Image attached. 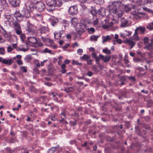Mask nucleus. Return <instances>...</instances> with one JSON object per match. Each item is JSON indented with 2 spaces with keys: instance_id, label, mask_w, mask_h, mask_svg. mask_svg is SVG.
Returning a JSON list of instances; mask_svg holds the SVG:
<instances>
[{
  "instance_id": "nucleus-60",
  "label": "nucleus",
  "mask_w": 153,
  "mask_h": 153,
  "mask_svg": "<svg viewBox=\"0 0 153 153\" xmlns=\"http://www.w3.org/2000/svg\"><path fill=\"white\" fill-rule=\"evenodd\" d=\"M115 140L114 137H112L108 139L107 140L109 142H113Z\"/></svg>"
},
{
  "instance_id": "nucleus-37",
  "label": "nucleus",
  "mask_w": 153,
  "mask_h": 153,
  "mask_svg": "<svg viewBox=\"0 0 153 153\" xmlns=\"http://www.w3.org/2000/svg\"><path fill=\"white\" fill-rule=\"evenodd\" d=\"M123 8H124L125 11L127 12H128L131 10V8L126 5L125 6L123 5Z\"/></svg>"
},
{
  "instance_id": "nucleus-29",
  "label": "nucleus",
  "mask_w": 153,
  "mask_h": 153,
  "mask_svg": "<svg viewBox=\"0 0 153 153\" xmlns=\"http://www.w3.org/2000/svg\"><path fill=\"white\" fill-rule=\"evenodd\" d=\"M90 13L93 16H96L98 14V11L96 10L95 7H92V9L91 10Z\"/></svg>"
},
{
  "instance_id": "nucleus-25",
  "label": "nucleus",
  "mask_w": 153,
  "mask_h": 153,
  "mask_svg": "<svg viewBox=\"0 0 153 153\" xmlns=\"http://www.w3.org/2000/svg\"><path fill=\"white\" fill-rule=\"evenodd\" d=\"M75 90L74 88L73 87H68L65 88L64 91L66 93H69L71 91H73Z\"/></svg>"
},
{
  "instance_id": "nucleus-28",
  "label": "nucleus",
  "mask_w": 153,
  "mask_h": 153,
  "mask_svg": "<svg viewBox=\"0 0 153 153\" xmlns=\"http://www.w3.org/2000/svg\"><path fill=\"white\" fill-rule=\"evenodd\" d=\"M61 23L62 26L65 27L68 26L69 22L66 20H62L61 21Z\"/></svg>"
},
{
  "instance_id": "nucleus-44",
  "label": "nucleus",
  "mask_w": 153,
  "mask_h": 153,
  "mask_svg": "<svg viewBox=\"0 0 153 153\" xmlns=\"http://www.w3.org/2000/svg\"><path fill=\"white\" fill-rule=\"evenodd\" d=\"M20 35V38L22 41L23 42H24L25 39V34L24 33H21Z\"/></svg>"
},
{
  "instance_id": "nucleus-61",
  "label": "nucleus",
  "mask_w": 153,
  "mask_h": 153,
  "mask_svg": "<svg viewBox=\"0 0 153 153\" xmlns=\"http://www.w3.org/2000/svg\"><path fill=\"white\" fill-rule=\"evenodd\" d=\"M96 64H99L100 63V59L99 56H97L95 59Z\"/></svg>"
},
{
  "instance_id": "nucleus-45",
  "label": "nucleus",
  "mask_w": 153,
  "mask_h": 153,
  "mask_svg": "<svg viewBox=\"0 0 153 153\" xmlns=\"http://www.w3.org/2000/svg\"><path fill=\"white\" fill-rule=\"evenodd\" d=\"M95 31L94 28L93 27H91L88 29V32L90 34L94 33L95 32Z\"/></svg>"
},
{
  "instance_id": "nucleus-18",
  "label": "nucleus",
  "mask_w": 153,
  "mask_h": 153,
  "mask_svg": "<svg viewBox=\"0 0 153 153\" xmlns=\"http://www.w3.org/2000/svg\"><path fill=\"white\" fill-rule=\"evenodd\" d=\"M13 62V61L12 58L10 59H3L2 60V63L5 65H10Z\"/></svg>"
},
{
  "instance_id": "nucleus-21",
  "label": "nucleus",
  "mask_w": 153,
  "mask_h": 153,
  "mask_svg": "<svg viewBox=\"0 0 153 153\" xmlns=\"http://www.w3.org/2000/svg\"><path fill=\"white\" fill-rule=\"evenodd\" d=\"M78 19L76 18H71V23L74 27L77 26L78 25Z\"/></svg>"
},
{
  "instance_id": "nucleus-17",
  "label": "nucleus",
  "mask_w": 153,
  "mask_h": 153,
  "mask_svg": "<svg viewBox=\"0 0 153 153\" xmlns=\"http://www.w3.org/2000/svg\"><path fill=\"white\" fill-rule=\"evenodd\" d=\"M121 26L122 27H126L128 25V21L125 19L124 18H121Z\"/></svg>"
},
{
  "instance_id": "nucleus-48",
  "label": "nucleus",
  "mask_w": 153,
  "mask_h": 153,
  "mask_svg": "<svg viewBox=\"0 0 153 153\" xmlns=\"http://www.w3.org/2000/svg\"><path fill=\"white\" fill-rule=\"evenodd\" d=\"M146 28L150 30L153 29V26L151 23L146 26Z\"/></svg>"
},
{
  "instance_id": "nucleus-53",
  "label": "nucleus",
  "mask_w": 153,
  "mask_h": 153,
  "mask_svg": "<svg viewBox=\"0 0 153 153\" xmlns=\"http://www.w3.org/2000/svg\"><path fill=\"white\" fill-rule=\"evenodd\" d=\"M80 3L82 4H86L88 3V0H77Z\"/></svg>"
},
{
  "instance_id": "nucleus-57",
  "label": "nucleus",
  "mask_w": 153,
  "mask_h": 153,
  "mask_svg": "<svg viewBox=\"0 0 153 153\" xmlns=\"http://www.w3.org/2000/svg\"><path fill=\"white\" fill-rule=\"evenodd\" d=\"M21 69L22 71L24 73H26L27 72V70L25 67L22 66L21 67Z\"/></svg>"
},
{
  "instance_id": "nucleus-27",
  "label": "nucleus",
  "mask_w": 153,
  "mask_h": 153,
  "mask_svg": "<svg viewBox=\"0 0 153 153\" xmlns=\"http://www.w3.org/2000/svg\"><path fill=\"white\" fill-rule=\"evenodd\" d=\"M4 37L6 38V39L8 41L10 42L11 41V36L10 34L7 33H3Z\"/></svg>"
},
{
  "instance_id": "nucleus-34",
  "label": "nucleus",
  "mask_w": 153,
  "mask_h": 153,
  "mask_svg": "<svg viewBox=\"0 0 153 153\" xmlns=\"http://www.w3.org/2000/svg\"><path fill=\"white\" fill-rule=\"evenodd\" d=\"M72 64L73 65H77L82 66V64L81 63H79L77 61L74 60H73L72 61Z\"/></svg>"
},
{
  "instance_id": "nucleus-64",
  "label": "nucleus",
  "mask_w": 153,
  "mask_h": 153,
  "mask_svg": "<svg viewBox=\"0 0 153 153\" xmlns=\"http://www.w3.org/2000/svg\"><path fill=\"white\" fill-rule=\"evenodd\" d=\"M136 69L138 70L140 72L141 71H143L144 70L143 68L140 67L136 68Z\"/></svg>"
},
{
  "instance_id": "nucleus-13",
  "label": "nucleus",
  "mask_w": 153,
  "mask_h": 153,
  "mask_svg": "<svg viewBox=\"0 0 153 153\" xmlns=\"http://www.w3.org/2000/svg\"><path fill=\"white\" fill-rule=\"evenodd\" d=\"M125 42L126 43H128L130 46V48H132L134 45V41L133 38H130L129 39H126Z\"/></svg>"
},
{
  "instance_id": "nucleus-5",
  "label": "nucleus",
  "mask_w": 153,
  "mask_h": 153,
  "mask_svg": "<svg viewBox=\"0 0 153 153\" xmlns=\"http://www.w3.org/2000/svg\"><path fill=\"white\" fill-rule=\"evenodd\" d=\"M35 32V27L34 25L28 20L27 22V26L25 28V32L27 34H32Z\"/></svg>"
},
{
  "instance_id": "nucleus-6",
  "label": "nucleus",
  "mask_w": 153,
  "mask_h": 153,
  "mask_svg": "<svg viewBox=\"0 0 153 153\" xmlns=\"http://www.w3.org/2000/svg\"><path fill=\"white\" fill-rule=\"evenodd\" d=\"M139 119H137V123L139 125L138 126H136L135 127V129H136V132L137 134L139 136H141L143 133V131H144V129H146V130H149L150 128V127L149 126H147L145 127H142V128H141V127L142 126V124H139Z\"/></svg>"
},
{
  "instance_id": "nucleus-8",
  "label": "nucleus",
  "mask_w": 153,
  "mask_h": 153,
  "mask_svg": "<svg viewBox=\"0 0 153 153\" xmlns=\"http://www.w3.org/2000/svg\"><path fill=\"white\" fill-rule=\"evenodd\" d=\"M0 4L2 10H0V12L4 13L9 9V6L6 0H0Z\"/></svg>"
},
{
  "instance_id": "nucleus-56",
  "label": "nucleus",
  "mask_w": 153,
  "mask_h": 153,
  "mask_svg": "<svg viewBox=\"0 0 153 153\" xmlns=\"http://www.w3.org/2000/svg\"><path fill=\"white\" fill-rule=\"evenodd\" d=\"M150 117L149 116H147L144 117V119L147 122L150 121Z\"/></svg>"
},
{
  "instance_id": "nucleus-2",
  "label": "nucleus",
  "mask_w": 153,
  "mask_h": 153,
  "mask_svg": "<svg viewBox=\"0 0 153 153\" xmlns=\"http://www.w3.org/2000/svg\"><path fill=\"white\" fill-rule=\"evenodd\" d=\"M67 1L68 0H46V4L49 7L47 10L50 12H53L55 10V7H59L62 5V1Z\"/></svg>"
},
{
  "instance_id": "nucleus-47",
  "label": "nucleus",
  "mask_w": 153,
  "mask_h": 153,
  "mask_svg": "<svg viewBox=\"0 0 153 153\" xmlns=\"http://www.w3.org/2000/svg\"><path fill=\"white\" fill-rule=\"evenodd\" d=\"M29 89L30 91L32 92H36V89L33 86H31L30 87Z\"/></svg>"
},
{
  "instance_id": "nucleus-41",
  "label": "nucleus",
  "mask_w": 153,
  "mask_h": 153,
  "mask_svg": "<svg viewBox=\"0 0 153 153\" xmlns=\"http://www.w3.org/2000/svg\"><path fill=\"white\" fill-rule=\"evenodd\" d=\"M99 37V36H96L94 35H93L90 37V39L91 40L97 41Z\"/></svg>"
},
{
  "instance_id": "nucleus-1",
  "label": "nucleus",
  "mask_w": 153,
  "mask_h": 153,
  "mask_svg": "<svg viewBox=\"0 0 153 153\" xmlns=\"http://www.w3.org/2000/svg\"><path fill=\"white\" fill-rule=\"evenodd\" d=\"M111 5L110 6L109 11L110 14L113 13L117 15L119 17L123 16L121 9L123 6V4L120 1H111Z\"/></svg>"
},
{
  "instance_id": "nucleus-10",
  "label": "nucleus",
  "mask_w": 153,
  "mask_h": 153,
  "mask_svg": "<svg viewBox=\"0 0 153 153\" xmlns=\"http://www.w3.org/2000/svg\"><path fill=\"white\" fill-rule=\"evenodd\" d=\"M9 4L13 7H16L19 6L20 0H8Z\"/></svg>"
},
{
  "instance_id": "nucleus-62",
  "label": "nucleus",
  "mask_w": 153,
  "mask_h": 153,
  "mask_svg": "<svg viewBox=\"0 0 153 153\" xmlns=\"http://www.w3.org/2000/svg\"><path fill=\"white\" fill-rule=\"evenodd\" d=\"M86 74L89 76H91L93 74V73L91 71H89L87 72Z\"/></svg>"
},
{
  "instance_id": "nucleus-63",
  "label": "nucleus",
  "mask_w": 153,
  "mask_h": 153,
  "mask_svg": "<svg viewBox=\"0 0 153 153\" xmlns=\"http://www.w3.org/2000/svg\"><path fill=\"white\" fill-rule=\"evenodd\" d=\"M93 60H92L91 59H90L89 60L88 59L86 61L87 62V64L88 65H91L92 64V61Z\"/></svg>"
},
{
  "instance_id": "nucleus-4",
  "label": "nucleus",
  "mask_w": 153,
  "mask_h": 153,
  "mask_svg": "<svg viewBox=\"0 0 153 153\" xmlns=\"http://www.w3.org/2000/svg\"><path fill=\"white\" fill-rule=\"evenodd\" d=\"M76 30L77 33L81 35L87 30L85 22L78 23L76 27Z\"/></svg>"
},
{
  "instance_id": "nucleus-9",
  "label": "nucleus",
  "mask_w": 153,
  "mask_h": 153,
  "mask_svg": "<svg viewBox=\"0 0 153 153\" xmlns=\"http://www.w3.org/2000/svg\"><path fill=\"white\" fill-rule=\"evenodd\" d=\"M68 12L69 14L72 16L76 15L78 13V7L76 5H74L71 6L69 8Z\"/></svg>"
},
{
  "instance_id": "nucleus-24",
  "label": "nucleus",
  "mask_w": 153,
  "mask_h": 153,
  "mask_svg": "<svg viewBox=\"0 0 153 153\" xmlns=\"http://www.w3.org/2000/svg\"><path fill=\"white\" fill-rule=\"evenodd\" d=\"M12 25L15 30L21 27L19 23L16 21L13 22L12 23Z\"/></svg>"
},
{
  "instance_id": "nucleus-50",
  "label": "nucleus",
  "mask_w": 153,
  "mask_h": 153,
  "mask_svg": "<svg viewBox=\"0 0 153 153\" xmlns=\"http://www.w3.org/2000/svg\"><path fill=\"white\" fill-rule=\"evenodd\" d=\"M105 153H112L111 149L108 148H105Z\"/></svg>"
},
{
  "instance_id": "nucleus-39",
  "label": "nucleus",
  "mask_w": 153,
  "mask_h": 153,
  "mask_svg": "<svg viewBox=\"0 0 153 153\" xmlns=\"http://www.w3.org/2000/svg\"><path fill=\"white\" fill-rule=\"evenodd\" d=\"M111 58V56H105L104 57V59H103V61L105 63H106L109 61Z\"/></svg>"
},
{
  "instance_id": "nucleus-46",
  "label": "nucleus",
  "mask_w": 153,
  "mask_h": 153,
  "mask_svg": "<svg viewBox=\"0 0 153 153\" xmlns=\"http://www.w3.org/2000/svg\"><path fill=\"white\" fill-rule=\"evenodd\" d=\"M92 69L93 71H94L95 72H98V69L97 68V66L96 65H94L92 66Z\"/></svg>"
},
{
  "instance_id": "nucleus-51",
  "label": "nucleus",
  "mask_w": 153,
  "mask_h": 153,
  "mask_svg": "<svg viewBox=\"0 0 153 153\" xmlns=\"http://www.w3.org/2000/svg\"><path fill=\"white\" fill-rule=\"evenodd\" d=\"M5 53L4 48H0V54L1 55H4Z\"/></svg>"
},
{
  "instance_id": "nucleus-49",
  "label": "nucleus",
  "mask_w": 153,
  "mask_h": 153,
  "mask_svg": "<svg viewBox=\"0 0 153 153\" xmlns=\"http://www.w3.org/2000/svg\"><path fill=\"white\" fill-rule=\"evenodd\" d=\"M28 50V48L25 49V48H21L19 47L18 48L16 49V50L18 51H23V52H26Z\"/></svg>"
},
{
  "instance_id": "nucleus-20",
  "label": "nucleus",
  "mask_w": 153,
  "mask_h": 153,
  "mask_svg": "<svg viewBox=\"0 0 153 153\" xmlns=\"http://www.w3.org/2000/svg\"><path fill=\"white\" fill-rule=\"evenodd\" d=\"M27 40L29 43L33 44L37 43V41L35 37H29L28 38Z\"/></svg>"
},
{
  "instance_id": "nucleus-40",
  "label": "nucleus",
  "mask_w": 153,
  "mask_h": 153,
  "mask_svg": "<svg viewBox=\"0 0 153 153\" xmlns=\"http://www.w3.org/2000/svg\"><path fill=\"white\" fill-rule=\"evenodd\" d=\"M95 3L97 4H103L104 0H92Z\"/></svg>"
},
{
  "instance_id": "nucleus-54",
  "label": "nucleus",
  "mask_w": 153,
  "mask_h": 153,
  "mask_svg": "<svg viewBox=\"0 0 153 153\" xmlns=\"http://www.w3.org/2000/svg\"><path fill=\"white\" fill-rule=\"evenodd\" d=\"M0 32L2 33L3 34L4 33H7L6 31L4 30L2 26H0Z\"/></svg>"
},
{
  "instance_id": "nucleus-16",
  "label": "nucleus",
  "mask_w": 153,
  "mask_h": 153,
  "mask_svg": "<svg viewBox=\"0 0 153 153\" xmlns=\"http://www.w3.org/2000/svg\"><path fill=\"white\" fill-rule=\"evenodd\" d=\"M119 82L121 83L119 84L120 85H123L125 84L126 82V76H121L119 77Z\"/></svg>"
},
{
  "instance_id": "nucleus-23",
  "label": "nucleus",
  "mask_w": 153,
  "mask_h": 153,
  "mask_svg": "<svg viewBox=\"0 0 153 153\" xmlns=\"http://www.w3.org/2000/svg\"><path fill=\"white\" fill-rule=\"evenodd\" d=\"M40 33H45L48 32L49 30V28L47 27H42L39 29Z\"/></svg>"
},
{
  "instance_id": "nucleus-19",
  "label": "nucleus",
  "mask_w": 153,
  "mask_h": 153,
  "mask_svg": "<svg viewBox=\"0 0 153 153\" xmlns=\"http://www.w3.org/2000/svg\"><path fill=\"white\" fill-rule=\"evenodd\" d=\"M151 42L148 44H146L144 48L147 49L148 50L152 51L153 50V39L151 40Z\"/></svg>"
},
{
  "instance_id": "nucleus-7",
  "label": "nucleus",
  "mask_w": 153,
  "mask_h": 153,
  "mask_svg": "<svg viewBox=\"0 0 153 153\" xmlns=\"http://www.w3.org/2000/svg\"><path fill=\"white\" fill-rule=\"evenodd\" d=\"M35 5L36 10L39 12L43 11L45 8L44 3L42 1H36Z\"/></svg>"
},
{
  "instance_id": "nucleus-58",
  "label": "nucleus",
  "mask_w": 153,
  "mask_h": 153,
  "mask_svg": "<svg viewBox=\"0 0 153 153\" xmlns=\"http://www.w3.org/2000/svg\"><path fill=\"white\" fill-rule=\"evenodd\" d=\"M138 34V33H135V32H134V40H138L140 39V37L137 36V34Z\"/></svg>"
},
{
  "instance_id": "nucleus-31",
  "label": "nucleus",
  "mask_w": 153,
  "mask_h": 153,
  "mask_svg": "<svg viewBox=\"0 0 153 153\" xmlns=\"http://www.w3.org/2000/svg\"><path fill=\"white\" fill-rule=\"evenodd\" d=\"M32 59L31 56L30 55H28L26 56L24 58V60L26 63L28 62Z\"/></svg>"
},
{
  "instance_id": "nucleus-11",
  "label": "nucleus",
  "mask_w": 153,
  "mask_h": 153,
  "mask_svg": "<svg viewBox=\"0 0 153 153\" xmlns=\"http://www.w3.org/2000/svg\"><path fill=\"white\" fill-rule=\"evenodd\" d=\"M14 16L16 19L19 21H22L23 19V16L21 12L20 13L19 12L16 11L14 14Z\"/></svg>"
},
{
  "instance_id": "nucleus-36",
  "label": "nucleus",
  "mask_w": 153,
  "mask_h": 153,
  "mask_svg": "<svg viewBox=\"0 0 153 153\" xmlns=\"http://www.w3.org/2000/svg\"><path fill=\"white\" fill-rule=\"evenodd\" d=\"M69 124L71 126H75L76 125V120L74 119L70 121Z\"/></svg>"
},
{
  "instance_id": "nucleus-59",
  "label": "nucleus",
  "mask_w": 153,
  "mask_h": 153,
  "mask_svg": "<svg viewBox=\"0 0 153 153\" xmlns=\"http://www.w3.org/2000/svg\"><path fill=\"white\" fill-rule=\"evenodd\" d=\"M114 23L112 22H110V24L109 25H105L104 28H108L109 27H111L113 25Z\"/></svg>"
},
{
  "instance_id": "nucleus-33",
  "label": "nucleus",
  "mask_w": 153,
  "mask_h": 153,
  "mask_svg": "<svg viewBox=\"0 0 153 153\" xmlns=\"http://www.w3.org/2000/svg\"><path fill=\"white\" fill-rule=\"evenodd\" d=\"M89 59V56L85 54H84L82 56L80 57V59L81 60H86V61Z\"/></svg>"
},
{
  "instance_id": "nucleus-30",
  "label": "nucleus",
  "mask_w": 153,
  "mask_h": 153,
  "mask_svg": "<svg viewBox=\"0 0 153 153\" xmlns=\"http://www.w3.org/2000/svg\"><path fill=\"white\" fill-rule=\"evenodd\" d=\"M51 24L53 26H56L58 21V19H51Z\"/></svg>"
},
{
  "instance_id": "nucleus-26",
  "label": "nucleus",
  "mask_w": 153,
  "mask_h": 153,
  "mask_svg": "<svg viewBox=\"0 0 153 153\" xmlns=\"http://www.w3.org/2000/svg\"><path fill=\"white\" fill-rule=\"evenodd\" d=\"M127 93L126 91H122L120 93V95L119 96L118 98L120 100L122 99L123 97H126V95Z\"/></svg>"
},
{
  "instance_id": "nucleus-35",
  "label": "nucleus",
  "mask_w": 153,
  "mask_h": 153,
  "mask_svg": "<svg viewBox=\"0 0 153 153\" xmlns=\"http://www.w3.org/2000/svg\"><path fill=\"white\" fill-rule=\"evenodd\" d=\"M102 52L107 54H110L111 53V50H108L107 48H106L105 49H103Z\"/></svg>"
},
{
  "instance_id": "nucleus-42",
  "label": "nucleus",
  "mask_w": 153,
  "mask_h": 153,
  "mask_svg": "<svg viewBox=\"0 0 153 153\" xmlns=\"http://www.w3.org/2000/svg\"><path fill=\"white\" fill-rule=\"evenodd\" d=\"M102 38L103 39V42H105L107 41L108 39H110L109 36L108 35H107L105 37L104 36H102Z\"/></svg>"
},
{
  "instance_id": "nucleus-22",
  "label": "nucleus",
  "mask_w": 153,
  "mask_h": 153,
  "mask_svg": "<svg viewBox=\"0 0 153 153\" xmlns=\"http://www.w3.org/2000/svg\"><path fill=\"white\" fill-rule=\"evenodd\" d=\"M59 147V145H57L56 147H51L47 152L48 153H53L55 152L57 149Z\"/></svg>"
},
{
  "instance_id": "nucleus-14",
  "label": "nucleus",
  "mask_w": 153,
  "mask_h": 153,
  "mask_svg": "<svg viewBox=\"0 0 153 153\" xmlns=\"http://www.w3.org/2000/svg\"><path fill=\"white\" fill-rule=\"evenodd\" d=\"M106 9L103 7H101L98 11V14L102 17L105 16Z\"/></svg>"
},
{
  "instance_id": "nucleus-38",
  "label": "nucleus",
  "mask_w": 153,
  "mask_h": 153,
  "mask_svg": "<svg viewBox=\"0 0 153 153\" xmlns=\"http://www.w3.org/2000/svg\"><path fill=\"white\" fill-rule=\"evenodd\" d=\"M85 4H80V6L82 7V9L83 11H86L88 10L87 7L85 5Z\"/></svg>"
},
{
  "instance_id": "nucleus-15",
  "label": "nucleus",
  "mask_w": 153,
  "mask_h": 153,
  "mask_svg": "<svg viewBox=\"0 0 153 153\" xmlns=\"http://www.w3.org/2000/svg\"><path fill=\"white\" fill-rule=\"evenodd\" d=\"M123 128V126L121 125L120 126L119 125H116L113 126L112 127V128L114 131H116L117 134H119L120 133L119 131L120 129Z\"/></svg>"
},
{
  "instance_id": "nucleus-43",
  "label": "nucleus",
  "mask_w": 153,
  "mask_h": 153,
  "mask_svg": "<svg viewBox=\"0 0 153 153\" xmlns=\"http://www.w3.org/2000/svg\"><path fill=\"white\" fill-rule=\"evenodd\" d=\"M15 30L17 35H20L22 33V30L21 29V27L16 29Z\"/></svg>"
},
{
  "instance_id": "nucleus-12",
  "label": "nucleus",
  "mask_w": 153,
  "mask_h": 153,
  "mask_svg": "<svg viewBox=\"0 0 153 153\" xmlns=\"http://www.w3.org/2000/svg\"><path fill=\"white\" fill-rule=\"evenodd\" d=\"M146 30L145 27L140 26L137 27L135 30V33L142 34Z\"/></svg>"
},
{
  "instance_id": "nucleus-3",
  "label": "nucleus",
  "mask_w": 153,
  "mask_h": 153,
  "mask_svg": "<svg viewBox=\"0 0 153 153\" xmlns=\"http://www.w3.org/2000/svg\"><path fill=\"white\" fill-rule=\"evenodd\" d=\"M34 8V5L32 3L28 4L23 8L21 12L23 17L29 18L30 16V12H32Z\"/></svg>"
},
{
  "instance_id": "nucleus-32",
  "label": "nucleus",
  "mask_w": 153,
  "mask_h": 153,
  "mask_svg": "<svg viewBox=\"0 0 153 153\" xmlns=\"http://www.w3.org/2000/svg\"><path fill=\"white\" fill-rule=\"evenodd\" d=\"M63 32V30L61 31H60L59 33H54V37L55 38H56V35H58V37L56 38V39H59L61 37V35Z\"/></svg>"
},
{
  "instance_id": "nucleus-55",
  "label": "nucleus",
  "mask_w": 153,
  "mask_h": 153,
  "mask_svg": "<svg viewBox=\"0 0 153 153\" xmlns=\"http://www.w3.org/2000/svg\"><path fill=\"white\" fill-rule=\"evenodd\" d=\"M83 52V51L82 49H79L77 50V53L79 55H81L82 54V53Z\"/></svg>"
},
{
  "instance_id": "nucleus-52",
  "label": "nucleus",
  "mask_w": 153,
  "mask_h": 153,
  "mask_svg": "<svg viewBox=\"0 0 153 153\" xmlns=\"http://www.w3.org/2000/svg\"><path fill=\"white\" fill-rule=\"evenodd\" d=\"M9 143H14L16 142V139L13 138L11 137L8 140Z\"/></svg>"
}]
</instances>
